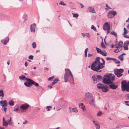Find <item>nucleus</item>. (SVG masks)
Instances as JSON below:
<instances>
[{
  "instance_id": "obj_1",
  "label": "nucleus",
  "mask_w": 129,
  "mask_h": 129,
  "mask_svg": "<svg viewBox=\"0 0 129 129\" xmlns=\"http://www.w3.org/2000/svg\"><path fill=\"white\" fill-rule=\"evenodd\" d=\"M114 74H106L103 78V83L109 85L110 88L113 89H116L118 88V85L113 83V81L115 79Z\"/></svg>"
},
{
  "instance_id": "obj_2",
  "label": "nucleus",
  "mask_w": 129,
  "mask_h": 129,
  "mask_svg": "<svg viewBox=\"0 0 129 129\" xmlns=\"http://www.w3.org/2000/svg\"><path fill=\"white\" fill-rule=\"evenodd\" d=\"M100 57H97L95 59L94 61L93 62L91 66V69L92 70L97 72L101 71V70H100L104 67L103 65L105 64V62L103 58H101L103 63H102L100 62Z\"/></svg>"
},
{
  "instance_id": "obj_3",
  "label": "nucleus",
  "mask_w": 129,
  "mask_h": 129,
  "mask_svg": "<svg viewBox=\"0 0 129 129\" xmlns=\"http://www.w3.org/2000/svg\"><path fill=\"white\" fill-rule=\"evenodd\" d=\"M65 73L64 75V79L65 82L70 81V80H74V78L73 75L70 70L68 69H65Z\"/></svg>"
},
{
  "instance_id": "obj_4",
  "label": "nucleus",
  "mask_w": 129,
  "mask_h": 129,
  "mask_svg": "<svg viewBox=\"0 0 129 129\" xmlns=\"http://www.w3.org/2000/svg\"><path fill=\"white\" fill-rule=\"evenodd\" d=\"M26 81L27 83L25 82L24 84L27 87H29L32 86V85H34L36 86H38L39 85L38 83L30 79H27Z\"/></svg>"
},
{
  "instance_id": "obj_5",
  "label": "nucleus",
  "mask_w": 129,
  "mask_h": 129,
  "mask_svg": "<svg viewBox=\"0 0 129 129\" xmlns=\"http://www.w3.org/2000/svg\"><path fill=\"white\" fill-rule=\"evenodd\" d=\"M123 44V42L120 41L118 44L115 45V48L116 49L114 50V52H115L117 53L121 51L122 49Z\"/></svg>"
},
{
  "instance_id": "obj_6",
  "label": "nucleus",
  "mask_w": 129,
  "mask_h": 129,
  "mask_svg": "<svg viewBox=\"0 0 129 129\" xmlns=\"http://www.w3.org/2000/svg\"><path fill=\"white\" fill-rule=\"evenodd\" d=\"M121 88L122 90L123 91L126 90V91L129 92V85L125 80L122 81L121 82Z\"/></svg>"
},
{
  "instance_id": "obj_7",
  "label": "nucleus",
  "mask_w": 129,
  "mask_h": 129,
  "mask_svg": "<svg viewBox=\"0 0 129 129\" xmlns=\"http://www.w3.org/2000/svg\"><path fill=\"white\" fill-rule=\"evenodd\" d=\"M124 71L123 69H116L114 70V74L119 78L122 76L123 74H121Z\"/></svg>"
},
{
  "instance_id": "obj_8",
  "label": "nucleus",
  "mask_w": 129,
  "mask_h": 129,
  "mask_svg": "<svg viewBox=\"0 0 129 129\" xmlns=\"http://www.w3.org/2000/svg\"><path fill=\"white\" fill-rule=\"evenodd\" d=\"M93 97L92 94L91 93L87 92L85 94L84 99L85 101H88V100L93 98Z\"/></svg>"
},
{
  "instance_id": "obj_9",
  "label": "nucleus",
  "mask_w": 129,
  "mask_h": 129,
  "mask_svg": "<svg viewBox=\"0 0 129 129\" xmlns=\"http://www.w3.org/2000/svg\"><path fill=\"white\" fill-rule=\"evenodd\" d=\"M117 14L116 12L115 11H110L108 14V17L109 18H113Z\"/></svg>"
},
{
  "instance_id": "obj_10",
  "label": "nucleus",
  "mask_w": 129,
  "mask_h": 129,
  "mask_svg": "<svg viewBox=\"0 0 129 129\" xmlns=\"http://www.w3.org/2000/svg\"><path fill=\"white\" fill-rule=\"evenodd\" d=\"M86 101L88 102L90 105H92L94 107L95 106V104L94 98V97L88 100V101Z\"/></svg>"
},
{
  "instance_id": "obj_11",
  "label": "nucleus",
  "mask_w": 129,
  "mask_h": 129,
  "mask_svg": "<svg viewBox=\"0 0 129 129\" xmlns=\"http://www.w3.org/2000/svg\"><path fill=\"white\" fill-rule=\"evenodd\" d=\"M0 103L2 108H3L4 107L7 106L8 103L6 100H5L4 101H1L0 102Z\"/></svg>"
},
{
  "instance_id": "obj_12",
  "label": "nucleus",
  "mask_w": 129,
  "mask_h": 129,
  "mask_svg": "<svg viewBox=\"0 0 129 129\" xmlns=\"http://www.w3.org/2000/svg\"><path fill=\"white\" fill-rule=\"evenodd\" d=\"M36 26V24L35 23H33L30 25V29L31 32L33 33L35 32V28Z\"/></svg>"
},
{
  "instance_id": "obj_13",
  "label": "nucleus",
  "mask_w": 129,
  "mask_h": 129,
  "mask_svg": "<svg viewBox=\"0 0 129 129\" xmlns=\"http://www.w3.org/2000/svg\"><path fill=\"white\" fill-rule=\"evenodd\" d=\"M129 44V41H125L124 43L123 47L124 50H127L128 49V46Z\"/></svg>"
},
{
  "instance_id": "obj_14",
  "label": "nucleus",
  "mask_w": 129,
  "mask_h": 129,
  "mask_svg": "<svg viewBox=\"0 0 129 129\" xmlns=\"http://www.w3.org/2000/svg\"><path fill=\"white\" fill-rule=\"evenodd\" d=\"M109 87L106 85H105L103 86V88H102V90L103 92H107L109 89Z\"/></svg>"
},
{
  "instance_id": "obj_15",
  "label": "nucleus",
  "mask_w": 129,
  "mask_h": 129,
  "mask_svg": "<svg viewBox=\"0 0 129 129\" xmlns=\"http://www.w3.org/2000/svg\"><path fill=\"white\" fill-rule=\"evenodd\" d=\"M29 106L28 105L23 104L20 107V108L23 110H25L27 109Z\"/></svg>"
},
{
  "instance_id": "obj_16",
  "label": "nucleus",
  "mask_w": 129,
  "mask_h": 129,
  "mask_svg": "<svg viewBox=\"0 0 129 129\" xmlns=\"http://www.w3.org/2000/svg\"><path fill=\"white\" fill-rule=\"evenodd\" d=\"M109 29H110V25L108 24V23L106 22L103 26L104 29L106 30Z\"/></svg>"
},
{
  "instance_id": "obj_17",
  "label": "nucleus",
  "mask_w": 129,
  "mask_h": 129,
  "mask_svg": "<svg viewBox=\"0 0 129 129\" xmlns=\"http://www.w3.org/2000/svg\"><path fill=\"white\" fill-rule=\"evenodd\" d=\"M92 122L95 125L96 129H100V126L99 125V123L97 121H93Z\"/></svg>"
},
{
  "instance_id": "obj_18",
  "label": "nucleus",
  "mask_w": 129,
  "mask_h": 129,
  "mask_svg": "<svg viewBox=\"0 0 129 129\" xmlns=\"http://www.w3.org/2000/svg\"><path fill=\"white\" fill-rule=\"evenodd\" d=\"M9 40V38H7L6 40H1V41L5 45H6L7 43L8 42Z\"/></svg>"
},
{
  "instance_id": "obj_19",
  "label": "nucleus",
  "mask_w": 129,
  "mask_h": 129,
  "mask_svg": "<svg viewBox=\"0 0 129 129\" xmlns=\"http://www.w3.org/2000/svg\"><path fill=\"white\" fill-rule=\"evenodd\" d=\"M79 107L81 108L84 111L85 110V108L84 105L83 103H80L79 104Z\"/></svg>"
},
{
  "instance_id": "obj_20",
  "label": "nucleus",
  "mask_w": 129,
  "mask_h": 129,
  "mask_svg": "<svg viewBox=\"0 0 129 129\" xmlns=\"http://www.w3.org/2000/svg\"><path fill=\"white\" fill-rule=\"evenodd\" d=\"M88 10L90 12H92V13H95L94 8L89 7H88Z\"/></svg>"
},
{
  "instance_id": "obj_21",
  "label": "nucleus",
  "mask_w": 129,
  "mask_h": 129,
  "mask_svg": "<svg viewBox=\"0 0 129 129\" xmlns=\"http://www.w3.org/2000/svg\"><path fill=\"white\" fill-rule=\"evenodd\" d=\"M19 78L20 80H23L24 79H25L26 80V79H28L27 78H26L25 76L23 75H21L19 76Z\"/></svg>"
},
{
  "instance_id": "obj_22",
  "label": "nucleus",
  "mask_w": 129,
  "mask_h": 129,
  "mask_svg": "<svg viewBox=\"0 0 129 129\" xmlns=\"http://www.w3.org/2000/svg\"><path fill=\"white\" fill-rule=\"evenodd\" d=\"M92 78L94 82L96 83L97 81V78L96 75H93L92 76Z\"/></svg>"
},
{
  "instance_id": "obj_23",
  "label": "nucleus",
  "mask_w": 129,
  "mask_h": 129,
  "mask_svg": "<svg viewBox=\"0 0 129 129\" xmlns=\"http://www.w3.org/2000/svg\"><path fill=\"white\" fill-rule=\"evenodd\" d=\"M100 54L104 56H106L107 55V53L105 51H102Z\"/></svg>"
},
{
  "instance_id": "obj_24",
  "label": "nucleus",
  "mask_w": 129,
  "mask_h": 129,
  "mask_svg": "<svg viewBox=\"0 0 129 129\" xmlns=\"http://www.w3.org/2000/svg\"><path fill=\"white\" fill-rule=\"evenodd\" d=\"M104 85L103 84L99 83L97 85V87L99 88L102 89V88H103Z\"/></svg>"
},
{
  "instance_id": "obj_25",
  "label": "nucleus",
  "mask_w": 129,
  "mask_h": 129,
  "mask_svg": "<svg viewBox=\"0 0 129 129\" xmlns=\"http://www.w3.org/2000/svg\"><path fill=\"white\" fill-rule=\"evenodd\" d=\"M8 104L10 106H13L14 105V102L12 100L9 101Z\"/></svg>"
},
{
  "instance_id": "obj_26",
  "label": "nucleus",
  "mask_w": 129,
  "mask_h": 129,
  "mask_svg": "<svg viewBox=\"0 0 129 129\" xmlns=\"http://www.w3.org/2000/svg\"><path fill=\"white\" fill-rule=\"evenodd\" d=\"M3 125L4 126L6 127H7L8 125V123L6 121H5V122H3L2 123Z\"/></svg>"
},
{
  "instance_id": "obj_27",
  "label": "nucleus",
  "mask_w": 129,
  "mask_h": 129,
  "mask_svg": "<svg viewBox=\"0 0 129 129\" xmlns=\"http://www.w3.org/2000/svg\"><path fill=\"white\" fill-rule=\"evenodd\" d=\"M111 35H114L116 37H117V34L114 31H112L110 33Z\"/></svg>"
},
{
  "instance_id": "obj_28",
  "label": "nucleus",
  "mask_w": 129,
  "mask_h": 129,
  "mask_svg": "<svg viewBox=\"0 0 129 129\" xmlns=\"http://www.w3.org/2000/svg\"><path fill=\"white\" fill-rule=\"evenodd\" d=\"M11 118L10 117V120H7L8 123L9 125H11L12 124Z\"/></svg>"
},
{
  "instance_id": "obj_29",
  "label": "nucleus",
  "mask_w": 129,
  "mask_h": 129,
  "mask_svg": "<svg viewBox=\"0 0 129 129\" xmlns=\"http://www.w3.org/2000/svg\"><path fill=\"white\" fill-rule=\"evenodd\" d=\"M4 95L3 90H0V96H2L3 97L4 96Z\"/></svg>"
},
{
  "instance_id": "obj_30",
  "label": "nucleus",
  "mask_w": 129,
  "mask_h": 129,
  "mask_svg": "<svg viewBox=\"0 0 129 129\" xmlns=\"http://www.w3.org/2000/svg\"><path fill=\"white\" fill-rule=\"evenodd\" d=\"M97 78V79L98 80H100L102 79V76L100 75H96Z\"/></svg>"
},
{
  "instance_id": "obj_31",
  "label": "nucleus",
  "mask_w": 129,
  "mask_h": 129,
  "mask_svg": "<svg viewBox=\"0 0 129 129\" xmlns=\"http://www.w3.org/2000/svg\"><path fill=\"white\" fill-rule=\"evenodd\" d=\"M33 47L34 48H35L36 47V45L35 42H33L31 44Z\"/></svg>"
},
{
  "instance_id": "obj_32",
  "label": "nucleus",
  "mask_w": 129,
  "mask_h": 129,
  "mask_svg": "<svg viewBox=\"0 0 129 129\" xmlns=\"http://www.w3.org/2000/svg\"><path fill=\"white\" fill-rule=\"evenodd\" d=\"M123 56L122 55H120L118 57V58L121 61H122L123 60Z\"/></svg>"
},
{
  "instance_id": "obj_33",
  "label": "nucleus",
  "mask_w": 129,
  "mask_h": 129,
  "mask_svg": "<svg viewBox=\"0 0 129 129\" xmlns=\"http://www.w3.org/2000/svg\"><path fill=\"white\" fill-rule=\"evenodd\" d=\"M72 111L74 112H78V111L76 108H73L72 109Z\"/></svg>"
},
{
  "instance_id": "obj_34",
  "label": "nucleus",
  "mask_w": 129,
  "mask_h": 129,
  "mask_svg": "<svg viewBox=\"0 0 129 129\" xmlns=\"http://www.w3.org/2000/svg\"><path fill=\"white\" fill-rule=\"evenodd\" d=\"M124 32L123 35L127 33V31L125 27H124L123 29Z\"/></svg>"
},
{
  "instance_id": "obj_35",
  "label": "nucleus",
  "mask_w": 129,
  "mask_h": 129,
  "mask_svg": "<svg viewBox=\"0 0 129 129\" xmlns=\"http://www.w3.org/2000/svg\"><path fill=\"white\" fill-rule=\"evenodd\" d=\"M96 49L97 50L98 53H100L102 51L100 49L98 48L97 47L96 48Z\"/></svg>"
},
{
  "instance_id": "obj_36",
  "label": "nucleus",
  "mask_w": 129,
  "mask_h": 129,
  "mask_svg": "<svg viewBox=\"0 0 129 129\" xmlns=\"http://www.w3.org/2000/svg\"><path fill=\"white\" fill-rule=\"evenodd\" d=\"M126 99L127 100H129V94H127L125 95Z\"/></svg>"
},
{
  "instance_id": "obj_37",
  "label": "nucleus",
  "mask_w": 129,
  "mask_h": 129,
  "mask_svg": "<svg viewBox=\"0 0 129 129\" xmlns=\"http://www.w3.org/2000/svg\"><path fill=\"white\" fill-rule=\"evenodd\" d=\"M102 112L101 111H99L97 114V116H100L102 115Z\"/></svg>"
},
{
  "instance_id": "obj_38",
  "label": "nucleus",
  "mask_w": 129,
  "mask_h": 129,
  "mask_svg": "<svg viewBox=\"0 0 129 129\" xmlns=\"http://www.w3.org/2000/svg\"><path fill=\"white\" fill-rule=\"evenodd\" d=\"M59 5H62L63 6H66V4H64V3L62 1H61L59 3Z\"/></svg>"
},
{
  "instance_id": "obj_39",
  "label": "nucleus",
  "mask_w": 129,
  "mask_h": 129,
  "mask_svg": "<svg viewBox=\"0 0 129 129\" xmlns=\"http://www.w3.org/2000/svg\"><path fill=\"white\" fill-rule=\"evenodd\" d=\"M73 14V17H78V14H75V13H74L73 14V13H72Z\"/></svg>"
},
{
  "instance_id": "obj_40",
  "label": "nucleus",
  "mask_w": 129,
  "mask_h": 129,
  "mask_svg": "<svg viewBox=\"0 0 129 129\" xmlns=\"http://www.w3.org/2000/svg\"><path fill=\"white\" fill-rule=\"evenodd\" d=\"M113 60L115 61L116 63H119L120 62L118 60H117L113 58Z\"/></svg>"
},
{
  "instance_id": "obj_41",
  "label": "nucleus",
  "mask_w": 129,
  "mask_h": 129,
  "mask_svg": "<svg viewBox=\"0 0 129 129\" xmlns=\"http://www.w3.org/2000/svg\"><path fill=\"white\" fill-rule=\"evenodd\" d=\"M91 28L92 29H93L95 31H96V28H95V27L93 25H92L91 26Z\"/></svg>"
},
{
  "instance_id": "obj_42",
  "label": "nucleus",
  "mask_w": 129,
  "mask_h": 129,
  "mask_svg": "<svg viewBox=\"0 0 129 129\" xmlns=\"http://www.w3.org/2000/svg\"><path fill=\"white\" fill-rule=\"evenodd\" d=\"M101 46L102 47L105 48V46L103 42L101 43Z\"/></svg>"
},
{
  "instance_id": "obj_43",
  "label": "nucleus",
  "mask_w": 129,
  "mask_h": 129,
  "mask_svg": "<svg viewBox=\"0 0 129 129\" xmlns=\"http://www.w3.org/2000/svg\"><path fill=\"white\" fill-rule=\"evenodd\" d=\"M52 107L51 106H47V107L46 109L47 111H49L50 109H49L50 108H51Z\"/></svg>"
},
{
  "instance_id": "obj_44",
  "label": "nucleus",
  "mask_w": 129,
  "mask_h": 129,
  "mask_svg": "<svg viewBox=\"0 0 129 129\" xmlns=\"http://www.w3.org/2000/svg\"><path fill=\"white\" fill-rule=\"evenodd\" d=\"M107 60H113V58L110 57H107L106 58Z\"/></svg>"
},
{
  "instance_id": "obj_45",
  "label": "nucleus",
  "mask_w": 129,
  "mask_h": 129,
  "mask_svg": "<svg viewBox=\"0 0 129 129\" xmlns=\"http://www.w3.org/2000/svg\"><path fill=\"white\" fill-rule=\"evenodd\" d=\"M33 56L32 55H30L28 57V58L30 59H33Z\"/></svg>"
},
{
  "instance_id": "obj_46",
  "label": "nucleus",
  "mask_w": 129,
  "mask_h": 129,
  "mask_svg": "<svg viewBox=\"0 0 129 129\" xmlns=\"http://www.w3.org/2000/svg\"><path fill=\"white\" fill-rule=\"evenodd\" d=\"M124 37L127 38H129V37L127 35H126V34L123 35Z\"/></svg>"
},
{
  "instance_id": "obj_47",
  "label": "nucleus",
  "mask_w": 129,
  "mask_h": 129,
  "mask_svg": "<svg viewBox=\"0 0 129 129\" xmlns=\"http://www.w3.org/2000/svg\"><path fill=\"white\" fill-rule=\"evenodd\" d=\"M53 77H54V76L50 77L48 79V80H49V81L50 80H51V79H53Z\"/></svg>"
},
{
  "instance_id": "obj_48",
  "label": "nucleus",
  "mask_w": 129,
  "mask_h": 129,
  "mask_svg": "<svg viewBox=\"0 0 129 129\" xmlns=\"http://www.w3.org/2000/svg\"><path fill=\"white\" fill-rule=\"evenodd\" d=\"M3 110L5 112H6V110L7 109V108L6 107H4V108H3Z\"/></svg>"
},
{
  "instance_id": "obj_49",
  "label": "nucleus",
  "mask_w": 129,
  "mask_h": 129,
  "mask_svg": "<svg viewBox=\"0 0 129 129\" xmlns=\"http://www.w3.org/2000/svg\"><path fill=\"white\" fill-rule=\"evenodd\" d=\"M92 55V54L89 53L88 54V57H91Z\"/></svg>"
},
{
  "instance_id": "obj_50",
  "label": "nucleus",
  "mask_w": 129,
  "mask_h": 129,
  "mask_svg": "<svg viewBox=\"0 0 129 129\" xmlns=\"http://www.w3.org/2000/svg\"><path fill=\"white\" fill-rule=\"evenodd\" d=\"M57 83L56 82H53L51 84L53 86L54 85L55 83Z\"/></svg>"
},
{
  "instance_id": "obj_51",
  "label": "nucleus",
  "mask_w": 129,
  "mask_h": 129,
  "mask_svg": "<svg viewBox=\"0 0 129 129\" xmlns=\"http://www.w3.org/2000/svg\"><path fill=\"white\" fill-rule=\"evenodd\" d=\"M106 7L107 8V9H111V8L108 6V5L107 4H106Z\"/></svg>"
},
{
  "instance_id": "obj_52",
  "label": "nucleus",
  "mask_w": 129,
  "mask_h": 129,
  "mask_svg": "<svg viewBox=\"0 0 129 129\" xmlns=\"http://www.w3.org/2000/svg\"><path fill=\"white\" fill-rule=\"evenodd\" d=\"M107 30V34H108V33H109L110 32V29H108Z\"/></svg>"
},
{
  "instance_id": "obj_53",
  "label": "nucleus",
  "mask_w": 129,
  "mask_h": 129,
  "mask_svg": "<svg viewBox=\"0 0 129 129\" xmlns=\"http://www.w3.org/2000/svg\"><path fill=\"white\" fill-rule=\"evenodd\" d=\"M27 120H26L25 121H24L23 122V124H26L27 123Z\"/></svg>"
},
{
  "instance_id": "obj_54",
  "label": "nucleus",
  "mask_w": 129,
  "mask_h": 129,
  "mask_svg": "<svg viewBox=\"0 0 129 129\" xmlns=\"http://www.w3.org/2000/svg\"><path fill=\"white\" fill-rule=\"evenodd\" d=\"M24 65H25V66L26 67H27V62L26 61L25 62V63Z\"/></svg>"
},
{
  "instance_id": "obj_55",
  "label": "nucleus",
  "mask_w": 129,
  "mask_h": 129,
  "mask_svg": "<svg viewBox=\"0 0 129 129\" xmlns=\"http://www.w3.org/2000/svg\"><path fill=\"white\" fill-rule=\"evenodd\" d=\"M88 49V48H86V49L85 50V53H87V51Z\"/></svg>"
},
{
  "instance_id": "obj_56",
  "label": "nucleus",
  "mask_w": 129,
  "mask_h": 129,
  "mask_svg": "<svg viewBox=\"0 0 129 129\" xmlns=\"http://www.w3.org/2000/svg\"><path fill=\"white\" fill-rule=\"evenodd\" d=\"M5 121H5V118H4V117H3V122H5Z\"/></svg>"
},
{
  "instance_id": "obj_57",
  "label": "nucleus",
  "mask_w": 129,
  "mask_h": 129,
  "mask_svg": "<svg viewBox=\"0 0 129 129\" xmlns=\"http://www.w3.org/2000/svg\"><path fill=\"white\" fill-rule=\"evenodd\" d=\"M81 34L82 35V36L83 37H84L85 36V34H84L83 33H81Z\"/></svg>"
},
{
  "instance_id": "obj_58",
  "label": "nucleus",
  "mask_w": 129,
  "mask_h": 129,
  "mask_svg": "<svg viewBox=\"0 0 129 129\" xmlns=\"http://www.w3.org/2000/svg\"><path fill=\"white\" fill-rule=\"evenodd\" d=\"M18 109L17 108L15 109H14L13 110V111H18Z\"/></svg>"
},
{
  "instance_id": "obj_59",
  "label": "nucleus",
  "mask_w": 129,
  "mask_h": 129,
  "mask_svg": "<svg viewBox=\"0 0 129 129\" xmlns=\"http://www.w3.org/2000/svg\"><path fill=\"white\" fill-rule=\"evenodd\" d=\"M87 37L89 38H90V35L88 33H87Z\"/></svg>"
},
{
  "instance_id": "obj_60",
  "label": "nucleus",
  "mask_w": 129,
  "mask_h": 129,
  "mask_svg": "<svg viewBox=\"0 0 129 129\" xmlns=\"http://www.w3.org/2000/svg\"><path fill=\"white\" fill-rule=\"evenodd\" d=\"M126 27L128 29H129V24L127 25Z\"/></svg>"
},
{
  "instance_id": "obj_61",
  "label": "nucleus",
  "mask_w": 129,
  "mask_h": 129,
  "mask_svg": "<svg viewBox=\"0 0 129 129\" xmlns=\"http://www.w3.org/2000/svg\"><path fill=\"white\" fill-rule=\"evenodd\" d=\"M114 47H115V45H112L111 47L112 48H114Z\"/></svg>"
},
{
  "instance_id": "obj_62",
  "label": "nucleus",
  "mask_w": 129,
  "mask_h": 129,
  "mask_svg": "<svg viewBox=\"0 0 129 129\" xmlns=\"http://www.w3.org/2000/svg\"><path fill=\"white\" fill-rule=\"evenodd\" d=\"M48 87L50 88H51L52 87L51 86H48Z\"/></svg>"
},
{
  "instance_id": "obj_63",
  "label": "nucleus",
  "mask_w": 129,
  "mask_h": 129,
  "mask_svg": "<svg viewBox=\"0 0 129 129\" xmlns=\"http://www.w3.org/2000/svg\"><path fill=\"white\" fill-rule=\"evenodd\" d=\"M85 57H87V53H85Z\"/></svg>"
},
{
  "instance_id": "obj_64",
  "label": "nucleus",
  "mask_w": 129,
  "mask_h": 129,
  "mask_svg": "<svg viewBox=\"0 0 129 129\" xmlns=\"http://www.w3.org/2000/svg\"><path fill=\"white\" fill-rule=\"evenodd\" d=\"M5 128L4 127H1L0 126V129H4Z\"/></svg>"
}]
</instances>
